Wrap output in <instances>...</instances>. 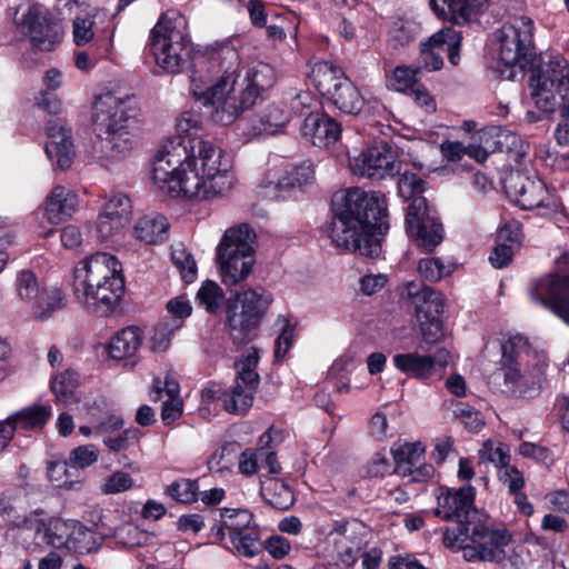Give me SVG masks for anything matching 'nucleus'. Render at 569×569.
Returning a JSON list of instances; mask_svg holds the SVG:
<instances>
[{"instance_id":"48","label":"nucleus","mask_w":569,"mask_h":569,"mask_svg":"<svg viewBox=\"0 0 569 569\" xmlns=\"http://www.w3.org/2000/svg\"><path fill=\"white\" fill-rule=\"evenodd\" d=\"M479 458L482 462H489L495 467L502 469L509 465V446L503 442L488 440L483 442L479 450Z\"/></svg>"},{"instance_id":"36","label":"nucleus","mask_w":569,"mask_h":569,"mask_svg":"<svg viewBox=\"0 0 569 569\" xmlns=\"http://www.w3.org/2000/svg\"><path fill=\"white\" fill-rule=\"evenodd\" d=\"M67 296L61 288H42L39 297L33 303L32 311L40 320L48 319L53 312L64 308Z\"/></svg>"},{"instance_id":"14","label":"nucleus","mask_w":569,"mask_h":569,"mask_svg":"<svg viewBox=\"0 0 569 569\" xmlns=\"http://www.w3.org/2000/svg\"><path fill=\"white\" fill-rule=\"evenodd\" d=\"M503 188L507 196L525 210L556 206L553 196L538 177H530L520 171L511 172L506 178Z\"/></svg>"},{"instance_id":"51","label":"nucleus","mask_w":569,"mask_h":569,"mask_svg":"<svg viewBox=\"0 0 569 569\" xmlns=\"http://www.w3.org/2000/svg\"><path fill=\"white\" fill-rule=\"evenodd\" d=\"M78 387V375L72 370H66L56 376L51 382L52 392L59 401H68L72 398Z\"/></svg>"},{"instance_id":"56","label":"nucleus","mask_w":569,"mask_h":569,"mask_svg":"<svg viewBox=\"0 0 569 569\" xmlns=\"http://www.w3.org/2000/svg\"><path fill=\"white\" fill-rule=\"evenodd\" d=\"M418 29L415 22L399 19L390 28L389 39L395 46L405 47L416 38Z\"/></svg>"},{"instance_id":"16","label":"nucleus","mask_w":569,"mask_h":569,"mask_svg":"<svg viewBox=\"0 0 569 569\" xmlns=\"http://www.w3.org/2000/svg\"><path fill=\"white\" fill-rule=\"evenodd\" d=\"M449 361L450 352L446 348H437L433 353L408 352L392 357V363L400 372L418 380H428L440 375Z\"/></svg>"},{"instance_id":"60","label":"nucleus","mask_w":569,"mask_h":569,"mask_svg":"<svg viewBox=\"0 0 569 569\" xmlns=\"http://www.w3.org/2000/svg\"><path fill=\"white\" fill-rule=\"evenodd\" d=\"M239 445L237 442H227L216 450L208 460L210 470L222 471L232 463V458L236 456Z\"/></svg>"},{"instance_id":"64","label":"nucleus","mask_w":569,"mask_h":569,"mask_svg":"<svg viewBox=\"0 0 569 569\" xmlns=\"http://www.w3.org/2000/svg\"><path fill=\"white\" fill-rule=\"evenodd\" d=\"M140 431L136 428L126 429L123 432L114 437H104L103 443L114 452L128 449L131 445L138 442Z\"/></svg>"},{"instance_id":"23","label":"nucleus","mask_w":569,"mask_h":569,"mask_svg":"<svg viewBox=\"0 0 569 569\" xmlns=\"http://www.w3.org/2000/svg\"><path fill=\"white\" fill-rule=\"evenodd\" d=\"M302 134L318 148H327L338 141L341 126L325 112H310L301 126Z\"/></svg>"},{"instance_id":"43","label":"nucleus","mask_w":569,"mask_h":569,"mask_svg":"<svg viewBox=\"0 0 569 569\" xmlns=\"http://www.w3.org/2000/svg\"><path fill=\"white\" fill-rule=\"evenodd\" d=\"M224 299L223 290L214 281L207 280L197 292L196 300L199 307L210 313H216Z\"/></svg>"},{"instance_id":"13","label":"nucleus","mask_w":569,"mask_h":569,"mask_svg":"<svg viewBox=\"0 0 569 569\" xmlns=\"http://www.w3.org/2000/svg\"><path fill=\"white\" fill-rule=\"evenodd\" d=\"M406 230L418 247L432 251L443 240V227L425 197H416L406 209Z\"/></svg>"},{"instance_id":"61","label":"nucleus","mask_w":569,"mask_h":569,"mask_svg":"<svg viewBox=\"0 0 569 569\" xmlns=\"http://www.w3.org/2000/svg\"><path fill=\"white\" fill-rule=\"evenodd\" d=\"M133 486L131 476L123 471H117L107 477L100 489L104 495H116L129 490Z\"/></svg>"},{"instance_id":"4","label":"nucleus","mask_w":569,"mask_h":569,"mask_svg":"<svg viewBox=\"0 0 569 569\" xmlns=\"http://www.w3.org/2000/svg\"><path fill=\"white\" fill-rule=\"evenodd\" d=\"M92 123L100 159L119 161L132 154L138 143V109L133 97L101 94L93 104Z\"/></svg>"},{"instance_id":"7","label":"nucleus","mask_w":569,"mask_h":569,"mask_svg":"<svg viewBox=\"0 0 569 569\" xmlns=\"http://www.w3.org/2000/svg\"><path fill=\"white\" fill-rule=\"evenodd\" d=\"M150 51L156 63L169 73H177L198 57H191L192 48L187 33V21L178 13H162L150 31ZM206 57L210 56L204 54ZM192 69L194 67L192 66ZM193 70H191L192 72Z\"/></svg>"},{"instance_id":"5","label":"nucleus","mask_w":569,"mask_h":569,"mask_svg":"<svg viewBox=\"0 0 569 569\" xmlns=\"http://www.w3.org/2000/svg\"><path fill=\"white\" fill-rule=\"evenodd\" d=\"M121 263L106 252L80 261L73 270V295L89 309L102 316L111 313L124 295Z\"/></svg>"},{"instance_id":"44","label":"nucleus","mask_w":569,"mask_h":569,"mask_svg":"<svg viewBox=\"0 0 569 569\" xmlns=\"http://www.w3.org/2000/svg\"><path fill=\"white\" fill-rule=\"evenodd\" d=\"M230 541L239 555L248 558L258 555L262 547L260 533L256 527L238 532L237 536H232Z\"/></svg>"},{"instance_id":"29","label":"nucleus","mask_w":569,"mask_h":569,"mask_svg":"<svg viewBox=\"0 0 569 569\" xmlns=\"http://www.w3.org/2000/svg\"><path fill=\"white\" fill-rule=\"evenodd\" d=\"M169 234V222L159 213L141 217L133 227V236L147 243L156 244L167 240Z\"/></svg>"},{"instance_id":"63","label":"nucleus","mask_w":569,"mask_h":569,"mask_svg":"<svg viewBox=\"0 0 569 569\" xmlns=\"http://www.w3.org/2000/svg\"><path fill=\"white\" fill-rule=\"evenodd\" d=\"M99 457V450L93 445H83L74 448L69 456V461L77 469H84L93 465Z\"/></svg>"},{"instance_id":"26","label":"nucleus","mask_w":569,"mask_h":569,"mask_svg":"<svg viewBox=\"0 0 569 569\" xmlns=\"http://www.w3.org/2000/svg\"><path fill=\"white\" fill-rule=\"evenodd\" d=\"M77 207V196L63 186H57L47 197L44 216L52 224H58L72 216Z\"/></svg>"},{"instance_id":"38","label":"nucleus","mask_w":569,"mask_h":569,"mask_svg":"<svg viewBox=\"0 0 569 569\" xmlns=\"http://www.w3.org/2000/svg\"><path fill=\"white\" fill-rule=\"evenodd\" d=\"M240 82L243 83V87H248V91H254V100L257 101L262 91L272 87L274 71L268 63L259 62L248 68L246 76L240 77Z\"/></svg>"},{"instance_id":"8","label":"nucleus","mask_w":569,"mask_h":569,"mask_svg":"<svg viewBox=\"0 0 569 569\" xmlns=\"http://www.w3.org/2000/svg\"><path fill=\"white\" fill-rule=\"evenodd\" d=\"M273 301L272 295L263 288H249L237 291L227 302L226 326L232 341L247 345L257 330Z\"/></svg>"},{"instance_id":"30","label":"nucleus","mask_w":569,"mask_h":569,"mask_svg":"<svg viewBox=\"0 0 569 569\" xmlns=\"http://www.w3.org/2000/svg\"><path fill=\"white\" fill-rule=\"evenodd\" d=\"M487 0H430L431 9L445 19L463 21L481 11Z\"/></svg>"},{"instance_id":"54","label":"nucleus","mask_w":569,"mask_h":569,"mask_svg":"<svg viewBox=\"0 0 569 569\" xmlns=\"http://www.w3.org/2000/svg\"><path fill=\"white\" fill-rule=\"evenodd\" d=\"M452 412L453 417L471 432H479L483 427L481 413L465 402H456Z\"/></svg>"},{"instance_id":"32","label":"nucleus","mask_w":569,"mask_h":569,"mask_svg":"<svg viewBox=\"0 0 569 569\" xmlns=\"http://www.w3.org/2000/svg\"><path fill=\"white\" fill-rule=\"evenodd\" d=\"M426 447L422 442L395 443L391 453L396 463V473L407 477L412 468L421 462Z\"/></svg>"},{"instance_id":"47","label":"nucleus","mask_w":569,"mask_h":569,"mask_svg":"<svg viewBox=\"0 0 569 569\" xmlns=\"http://www.w3.org/2000/svg\"><path fill=\"white\" fill-rule=\"evenodd\" d=\"M453 270V263H445L440 258H425L418 263L419 274L430 282H437L450 276Z\"/></svg>"},{"instance_id":"19","label":"nucleus","mask_w":569,"mask_h":569,"mask_svg":"<svg viewBox=\"0 0 569 569\" xmlns=\"http://www.w3.org/2000/svg\"><path fill=\"white\" fill-rule=\"evenodd\" d=\"M23 24L32 44L41 51H51L62 39V29L51 13L39 4L31 6Z\"/></svg>"},{"instance_id":"40","label":"nucleus","mask_w":569,"mask_h":569,"mask_svg":"<svg viewBox=\"0 0 569 569\" xmlns=\"http://www.w3.org/2000/svg\"><path fill=\"white\" fill-rule=\"evenodd\" d=\"M14 290L21 301L34 303L42 289L37 274L30 269H22L16 274Z\"/></svg>"},{"instance_id":"10","label":"nucleus","mask_w":569,"mask_h":569,"mask_svg":"<svg viewBox=\"0 0 569 569\" xmlns=\"http://www.w3.org/2000/svg\"><path fill=\"white\" fill-rule=\"evenodd\" d=\"M258 356L256 352L247 355L237 367L234 386L223 389L212 383L202 390V398L207 401H220L222 408L232 415H244L252 406L253 396L259 386V375L256 371Z\"/></svg>"},{"instance_id":"6","label":"nucleus","mask_w":569,"mask_h":569,"mask_svg":"<svg viewBox=\"0 0 569 569\" xmlns=\"http://www.w3.org/2000/svg\"><path fill=\"white\" fill-rule=\"evenodd\" d=\"M511 539L507 529L495 527L481 518L447 528L442 536L447 548L461 550L463 558L470 562H501L507 557L506 547Z\"/></svg>"},{"instance_id":"3","label":"nucleus","mask_w":569,"mask_h":569,"mask_svg":"<svg viewBox=\"0 0 569 569\" xmlns=\"http://www.w3.org/2000/svg\"><path fill=\"white\" fill-rule=\"evenodd\" d=\"M331 211L329 237L336 247L369 258L380 254L382 237L389 229L382 192L367 193L360 188L337 192Z\"/></svg>"},{"instance_id":"33","label":"nucleus","mask_w":569,"mask_h":569,"mask_svg":"<svg viewBox=\"0 0 569 569\" xmlns=\"http://www.w3.org/2000/svg\"><path fill=\"white\" fill-rule=\"evenodd\" d=\"M73 521L72 519L50 518L47 522L39 525L37 533H42L43 541L53 548L69 549Z\"/></svg>"},{"instance_id":"22","label":"nucleus","mask_w":569,"mask_h":569,"mask_svg":"<svg viewBox=\"0 0 569 569\" xmlns=\"http://www.w3.org/2000/svg\"><path fill=\"white\" fill-rule=\"evenodd\" d=\"M405 295L416 309L417 320L441 318L445 311V299L433 288L409 281L405 286Z\"/></svg>"},{"instance_id":"58","label":"nucleus","mask_w":569,"mask_h":569,"mask_svg":"<svg viewBox=\"0 0 569 569\" xmlns=\"http://www.w3.org/2000/svg\"><path fill=\"white\" fill-rule=\"evenodd\" d=\"M276 325L280 326L281 332L274 341V359L282 360L293 343L295 327L284 317H279Z\"/></svg>"},{"instance_id":"41","label":"nucleus","mask_w":569,"mask_h":569,"mask_svg":"<svg viewBox=\"0 0 569 569\" xmlns=\"http://www.w3.org/2000/svg\"><path fill=\"white\" fill-rule=\"evenodd\" d=\"M77 468L67 460H51L47 466L48 479L58 488L72 489L78 481L73 480Z\"/></svg>"},{"instance_id":"12","label":"nucleus","mask_w":569,"mask_h":569,"mask_svg":"<svg viewBox=\"0 0 569 569\" xmlns=\"http://www.w3.org/2000/svg\"><path fill=\"white\" fill-rule=\"evenodd\" d=\"M311 73L318 91L339 110L350 114L361 111L363 97L337 66L329 61H319L315 63Z\"/></svg>"},{"instance_id":"50","label":"nucleus","mask_w":569,"mask_h":569,"mask_svg":"<svg viewBox=\"0 0 569 569\" xmlns=\"http://www.w3.org/2000/svg\"><path fill=\"white\" fill-rule=\"evenodd\" d=\"M198 481L181 478L173 481L166 488V493L180 503H191L198 497Z\"/></svg>"},{"instance_id":"2","label":"nucleus","mask_w":569,"mask_h":569,"mask_svg":"<svg viewBox=\"0 0 569 569\" xmlns=\"http://www.w3.org/2000/svg\"><path fill=\"white\" fill-rule=\"evenodd\" d=\"M193 67L191 92L216 123L231 124L256 103L254 91L240 82V57L233 46L219 44L209 57H198Z\"/></svg>"},{"instance_id":"31","label":"nucleus","mask_w":569,"mask_h":569,"mask_svg":"<svg viewBox=\"0 0 569 569\" xmlns=\"http://www.w3.org/2000/svg\"><path fill=\"white\" fill-rule=\"evenodd\" d=\"M142 331L138 327H127L111 339L108 352L114 360L133 357L142 345Z\"/></svg>"},{"instance_id":"57","label":"nucleus","mask_w":569,"mask_h":569,"mask_svg":"<svg viewBox=\"0 0 569 569\" xmlns=\"http://www.w3.org/2000/svg\"><path fill=\"white\" fill-rule=\"evenodd\" d=\"M527 349V340L521 335L511 336L501 343V365L503 370L508 367H515L519 353Z\"/></svg>"},{"instance_id":"20","label":"nucleus","mask_w":569,"mask_h":569,"mask_svg":"<svg viewBox=\"0 0 569 569\" xmlns=\"http://www.w3.org/2000/svg\"><path fill=\"white\" fill-rule=\"evenodd\" d=\"M556 87L557 93L569 89V63L560 56L540 54L530 66L528 87Z\"/></svg>"},{"instance_id":"27","label":"nucleus","mask_w":569,"mask_h":569,"mask_svg":"<svg viewBox=\"0 0 569 569\" xmlns=\"http://www.w3.org/2000/svg\"><path fill=\"white\" fill-rule=\"evenodd\" d=\"M313 168L311 162L306 161L300 163L299 166H291L284 170V173L281 178H279L276 182L270 181L268 184H261L263 189H268L270 191H266V196L268 197H278L276 191H287L297 187H302L310 183L313 180Z\"/></svg>"},{"instance_id":"28","label":"nucleus","mask_w":569,"mask_h":569,"mask_svg":"<svg viewBox=\"0 0 569 569\" xmlns=\"http://www.w3.org/2000/svg\"><path fill=\"white\" fill-rule=\"evenodd\" d=\"M508 134L499 128L481 130L472 136L471 142L467 146V154L478 162H483L489 153L501 151L502 138Z\"/></svg>"},{"instance_id":"25","label":"nucleus","mask_w":569,"mask_h":569,"mask_svg":"<svg viewBox=\"0 0 569 569\" xmlns=\"http://www.w3.org/2000/svg\"><path fill=\"white\" fill-rule=\"evenodd\" d=\"M289 119V111L276 103H271L251 120V127L248 130L246 128L242 129V133L248 139L263 134H274L288 123Z\"/></svg>"},{"instance_id":"11","label":"nucleus","mask_w":569,"mask_h":569,"mask_svg":"<svg viewBox=\"0 0 569 569\" xmlns=\"http://www.w3.org/2000/svg\"><path fill=\"white\" fill-rule=\"evenodd\" d=\"M535 24L530 17H512L496 31V39L499 42V59L508 68L501 74L507 79L515 77L513 68L522 70L533 53Z\"/></svg>"},{"instance_id":"24","label":"nucleus","mask_w":569,"mask_h":569,"mask_svg":"<svg viewBox=\"0 0 569 569\" xmlns=\"http://www.w3.org/2000/svg\"><path fill=\"white\" fill-rule=\"evenodd\" d=\"M543 382L545 373L541 368L533 375L521 373L516 366L503 370V392L510 397L532 398L539 395Z\"/></svg>"},{"instance_id":"15","label":"nucleus","mask_w":569,"mask_h":569,"mask_svg":"<svg viewBox=\"0 0 569 569\" xmlns=\"http://www.w3.org/2000/svg\"><path fill=\"white\" fill-rule=\"evenodd\" d=\"M349 164L353 173L379 180L393 177L400 170L396 156L387 143L363 150L359 156L350 158Z\"/></svg>"},{"instance_id":"18","label":"nucleus","mask_w":569,"mask_h":569,"mask_svg":"<svg viewBox=\"0 0 569 569\" xmlns=\"http://www.w3.org/2000/svg\"><path fill=\"white\" fill-rule=\"evenodd\" d=\"M475 489L470 485L458 490H446L438 497L436 516L447 521H456V526L479 520L482 515L475 508Z\"/></svg>"},{"instance_id":"59","label":"nucleus","mask_w":569,"mask_h":569,"mask_svg":"<svg viewBox=\"0 0 569 569\" xmlns=\"http://www.w3.org/2000/svg\"><path fill=\"white\" fill-rule=\"evenodd\" d=\"M94 17L90 13L77 16L73 20V41L80 47L88 43L93 38Z\"/></svg>"},{"instance_id":"62","label":"nucleus","mask_w":569,"mask_h":569,"mask_svg":"<svg viewBox=\"0 0 569 569\" xmlns=\"http://www.w3.org/2000/svg\"><path fill=\"white\" fill-rule=\"evenodd\" d=\"M127 224L128 223L117 220L114 217L108 216L103 212L99 216L97 222V234L101 241H109L119 234Z\"/></svg>"},{"instance_id":"34","label":"nucleus","mask_w":569,"mask_h":569,"mask_svg":"<svg viewBox=\"0 0 569 569\" xmlns=\"http://www.w3.org/2000/svg\"><path fill=\"white\" fill-rule=\"evenodd\" d=\"M461 40L462 36L460 31H457L453 28H445L432 34L427 42L433 48V50L440 52L442 58L446 53L449 62L452 66H457L460 61L459 51Z\"/></svg>"},{"instance_id":"55","label":"nucleus","mask_w":569,"mask_h":569,"mask_svg":"<svg viewBox=\"0 0 569 569\" xmlns=\"http://www.w3.org/2000/svg\"><path fill=\"white\" fill-rule=\"evenodd\" d=\"M103 212L114 217L117 220L129 223L132 218L131 201L123 193L113 194L104 204Z\"/></svg>"},{"instance_id":"49","label":"nucleus","mask_w":569,"mask_h":569,"mask_svg":"<svg viewBox=\"0 0 569 569\" xmlns=\"http://www.w3.org/2000/svg\"><path fill=\"white\" fill-rule=\"evenodd\" d=\"M420 68H411L399 66L395 68L390 74H387V82L390 88L396 91H411L417 87V73Z\"/></svg>"},{"instance_id":"39","label":"nucleus","mask_w":569,"mask_h":569,"mask_svg":"<svg viewBox=\"0 0 569 569\" xmlns=\"http://www.w3.org/2000/svg\"><path fill=\"white\" fill-rule=\"evenodd\" d=\"M69 549L80 553H89L100 545V537L90 528L74 520L72 525Z\"/></svg>"},{"instance_id":"1","label":"nucleus","mask_w":569,"mask_h":569,"mask_svg":"<svg viewBox=\"0 0 569 569\" xmlns=\"http://www.w3.org/2000/svg\"><path fill=\"white\" fill-rule=\"evenodd\" d=\"M199 114L187 111L177 120L178 137L156 156L151 179L163 193L189 200H208L224 190L230 168L223 150L211 141L197 140Z\"/></svg>"},{"instance_id":"37","label":"nucleus","mask_w":569,"mask_h":569,"mask_svg":"<svg viewBox=\"0 0 569 569\" xmlns=\"http://www.w3.org/2000/svg\"><path fill=\"white\" fill-rule=\"evenodd\" d=\"M51 416L50 406L36 405L23 408L8 417L11 425L24 430L42 428Z\"/></svg>"},{"instance_id":"52","label":"nucleus","mask_w":569,"mask_h":569,"mask_svg":"<svg viewBox=\"0 0 569 569\" xmlns=\"http://www.w3.org/2000/svg\"><path fill=\"white\" fill-rule=\"evenodd\" d=\"M426 190V181L418 174L405 171L398 181V192L405 200L410 202L416 197H423Z\"/></svg>"},{"instance_id":"21","label":"nucleus","mask_w":569,"mask_h":569,"mask_svg":"<svg viewBox=\"0 0 569 569\" xmlns=\"http://www.w3.org/2000/svg\"><path fill=\"white\" fill-rule=\"evenodd\" d=\"M47 136L49 141L44 151L51 161H56L58 168L68 169L74 157L71 128L62 119H54L47 122Z\"/></svg>"},{"instance_id":"42","label":"nucleus","mask_w":569,"mask_h":569,"mask_svg":"<svg viewBox=\"0 0 569 569\" xmlns=\"http://www.w3.org/2000/svg\"><path fill=\"white\" fill-rule=\"evenodd\" d=\"M181 328V321L176 318H162L153 329L151 337V349L156 352L166 351L170 343L172 335Z\"/></svg>"},{"instance_id":"45","label":"nucleus","mask_w":569,"mask_h":569,"mask_svg":"<svg viewBox=\"0 0 569 569\" xmlns=\"http://www.w3.org/2000/svg\"><path fill=\"white\" fill-rule=\"evenodd\" d=\"M220 519L229 531L230 539L232 536H237L238 532L253 528L250 526L252 515L243 509H222L220 510Z\"/></svg>"},{"instance_id":"9","label":"nucleus","mask_w":569,"mask_h":569,"mask_svg":"<svg viewBox=\"0 0 569 569\" xmlns=\"http://www.w3.org/2000/svg\"><path fill=\"white\" fill-rule=\"evenodd\" d=\"M254 242L256 233L247 223L224 232L217 248V262L226 286H236L251 273Z\"/></svg>"},{"instance_id":"46","label":"nucleus","mask_w":569,"mask_h":569,"mask_svg":"<svg viewBox=\"0 0 569 569\" xmlns=\"http://www.w3.org/2000/svg\"><path fill=\"white\" fill-rule=\"evenodd\" d=\"M171 260L184 282L191 283L197 278V263L182 243L172 247Z\"/></svg>"},{"instance_id":"17","label":"nucleus","mask_w":569,"mask_h":569,"mask_svg":"<svg viewBox=\"0 0 569 569\" xmlns=\"http://www.w3.org/2000/svg\"><path fill=\"white\" fill-rule=\"evenodd\" d=\"M366 528L357 519L333 521L328 532L338 558L346 566L353 565L365 545Z\"/></svg>"},{"instance_id":"53","label":"nucleus","mask_w":569,"mask_h":569,"mask_svg":"<svg viewBox=\"0 0 569 569\" xmlns=\"http://www.w3.org/2000/svg\"><path fill=\"white\" fill-rule=\"evenodd\" d=\"M530 98L537 109L545 113H552L557 110L556 87L538 86L529 87Z\"/></svg>"},{"instance_id":"35","label":"nucleus","mask_w":569,"mask_h":569,"mask_svg":"<svg viewBox=\"0 0 569 569\" xmlns=\"http://www.w3.org/2000/svg\"><path fill=\"white\" fill-rule=\"evenodd\" d=\"M260 495L268 505L277 510H287L295 501L291 489L277 478L261 480Z\"/></svg>"}]
</instances>
